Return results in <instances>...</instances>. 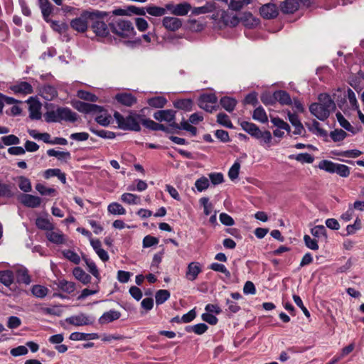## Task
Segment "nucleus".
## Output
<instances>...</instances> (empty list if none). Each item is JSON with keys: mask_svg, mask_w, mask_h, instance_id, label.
I'll return each mask as SVG.
<instances>
[{"mask_svg": "<svg viewBox=\"0 0 364 364\" xmlns=\"http://www.w3.org/2000/svg\"><path fill=\"white\" fill-rule=\"evenodd\" d=\"M109 27L114 34V41L116 44L133 45L134 41L132 39L135 36V31L131 21L117 19L109 23Z\"/></svg>", "mask_w": 364, "mask_h": 364, "instance_id": "nucleus-1", "label": "nucleus"}, {"mask_svg": "<svg viewBox=\"0 0 364 364\" xmlns=\"http://www.w3.org/2000/svg\"><path fill=\"white\" fill-rule=\"evenodd\" d=\"M336 108V104L331 97L327 93H321L318 97V102L310 105L309 112L318 119L325 121Z\"/></svg>", "mask_w": 364, "mask_h": 364, "instance_id": "nucleus-2", "label": "nucleus"}, {"mask_svg": "<svg viewBox=\"0 0 364 364\" xmlns=\"http://www.w3.org/2000/svg\"><path fill=\"white\" fill-rule=\"evenodd\" d=\"M176 112L172 109H163L156 112L153 117L159 122H167L169 127L176 129H183L189 132L192 136L197 134L196 127L189 124L188 122L183 120L180 124L175 122Z\"/></svg>", "mask_w": 364, "mask_h": 364, "instance_id": "nucleus-3", "label": "nucleus"}, {"mask_svg": "<svg viewBox=\"0 0 364 364\" xmlns=\"http://www.w3.org/2000/svg\"><path fill=\"white\" fill-rule=\"evenodd\" d=\"M139 117L140 116L134 112H130L127 117H124L118 112L114 113V118L118 128L124 131L139 132L141 130Z\"/></svg>", "mask_w": 364, "mask_h": 364, "instance_id": "nucleus-4", "label": "nucleus"}, {"mask_svg": "<svg viewBox=\"0 0 364 364\" xmlns=\"http://www.w3.org/2000/svg\"><path fill=\"white\" fill-rule=\"evenodd\" d=\"M105 12L98 10H92V32L96 36L107 38L109 33V29L106 23L102 20L104 16H107Z\"/></svg>", "mask_w": 364, "mask_h": 364, "instance_id": "nucleus-5", "label": "nucleus"}, {"mask_svg": "<svg viewBox=\"0 0 364 364\" xmlns=\"http://www.w3.org/2000/svg\"><path fill=\"white\" fill-rule=\"evenodd\" d=\"M166 8L168 12L173 16H183L188 14L192 6L188 2L183 1L179 4L168 3L166 4Z\"/></svg>", "mask_w": 364, "mask_h": 364, "instance_id": "nucleus-6", "label": "nucleus"}, {"mask_svg": "<svg viewBox=\"0 0 364 364\" xmlns=\"http://www.w3.org/2000/svg\"><path fill=\"white\" fill-rule=\"evenodd\" d=\"M217 101L218 99L215 94H203L198 99V106L211 113L216 109Z\"/></svg>", "mask_w": 364, "mask_h": 364, "instance_id": "nucleus-7", "label": "nucleus"}, {"mask_svg": "<svg viewBox=\"0 0 364 364\" xmlns=\"http://www.w3.org/2000/svg\"><path fill=\"white\" fill-rule=\"evenodd\" d=\"M90 19L91 12L84 11L79 17L71 21L70 26L74 30L78 32H85L87 28L88 21Z\"/></svg>", "mask_w": 364, "mask_h": 364, "instance_id": "nucleus-8", "label": "nucleus"}, {"mask_svg": "<svg viewBox=\"0 0 364 364\" xmlns=\"http://www.w3.org/2000/svg\"><path fill=\"white\" fill-rule=\"evenodd\" d=\"M94 115H95V120L104 127L108 126L112 120V117L102 107L92 104V117Z\"/></svg>", "mask_w": 364, "mask_h": 364, "instance_id": "nucleus-9", "label": "nucleus"}, {"mask_svg": "<svg viewBox=\"0 0 364 364\" xmlns=\"http://www.w3.org/2000/svg\"><path fill=\"white\" fill-rule=\"evenodd\" d=\"M259 14L265 19H272L278 16L279 9L276 4L267 3L260 7Z\"/></svg>", "mask_w": 364, "mask_h": 364, "instance_id": "nucleus-10", "label": "nucleus"}, {"mask_svg": "<svg viewBox=\"0 0 364 364\" xmlns=\"http://www.w3.org/2000/svg\"><path fill=\"white\" fill-rule=\"evenodd\" d=\"M182 24V20L176 16H165L162 20L163 26L169 31H178Z\"/></svg>", "mask_w": 364, "mask_h": 364, "instance_id": "nucleus-11", "label": "nucleus"}, {"mask_svg": "<svg viewBox=\"0 0 364 364\" xmlns=\"http://www.w3.org/2000/svg\"><path fill=\"white\" fill-rule=\"evenodd\" d=\"M202 272V265L198 262H192L188 264L186 272V278L188 281H195Z\"/></svg>", "mask_w": 364, "mask_h": 364, "instance_id": "nucleus-12", "label": "nucleus"}, {"mask_svg": "<svg viewBox=\"0 0 364 364\" xmlns=\"http://www.w3.org/2000/svg\"><path fill=\"white\" fill-rule=\"evenodd\" d=\"M9 89L16 94L28 95L33 92L32 85L25 81L17 82L10 86Z\"/></svg>", "mask_w": 364, "mask_h": 364, "instance_id": "nucleus-13", "label": "nucleus"}, {"mask_svg": "<svg viewBox=\"0 0 364 364\" xmlns=\"http://www.w3.org/2000/svg\"><path fill=\"white\" fill-rule=\"evenodd\" d=\"M59 122L66 121L69 122H75L77 120V114L68 107H58V113Z\"/></svg>", "mask_w": 364, "mask_h": 364, "instance_id": "nucleus-14", "label": "nucleus"}, {"mask_svg": "<svg viewBox=\"0 0 364 364\" xmlns=\"http://www.w3.org/2000/svg\"><path fill=\"white\" fill-rule=\"evenodd\" d=\"M115 100L119 103L127 107H131L136 102V98L132 93L127 92L117 94Z\"/></svg>", "mask_w": 364, "mask_h": 364, "instance_id": "nucleus-15", "label": "nucleus"}, {"mask_svg": "<svg viewBox=\"0 0 364 364\" xmlns=\"http://www.w3.org/2000/svg\"><path fill=\"white\" fill-rule=\"evenodd\" d=\"M21 202L26 207L37 208L41 205V199L36 196L23 194L21 197Z\"/></svg>", "mask_w": 364, "mask_h": 364, "instance_id": "nucleus-16", "label": "nucleus"}, {"mask_svg": "<svg viewBox=\"0 0 364 364\" xmlns=\"http://www.w3.org/2000/svg\"><path fill=\"white\" fill-rule=\"evenodd\" d=\"M65 321L69 324L74 326H84L87 325L90 322V317L84 314L72 316L65 319Z\"/></svg>", "mask_w": 364, "mask_h": 364, "instance_id": "nucleus-17", "label": "nucleus"}, {"mask_svg": "<svg viewBox=\"0 0 364 364\" xmlns=\"http://www.w3.org/2000/svg\"><path fill=\"white\" fill-rule=\"evenodd\" d=\"M299 8V3L296 0H285L280 4V9L283 14H294Z\"/></svg>", "mask_w": 364, "mask_h": 364, "instance_id": "nucleus-18", "label": "nucleus"}, {"mask_svg": "<svg viewBox=\"0 0 364 364\" xmlns=\"http://www.w3.org/2000/svg\"><path fill=\"white\" fill-rule=\"evenodd\" d=\"M121 313L118 311L111 309L107 312H105L101 317L99 318V322L101 324H106L117 320L120 318Z\"/></svg>", "mask_w": 364, "mask_h": 364, "instance_id": "nucleus-19", "label": "nucleus"}, {"mask_svg": "<svg viewBox=\"0 0 364 364\" xmlns=\"http://www.w3.org/2000/svg\"><path fill=\"white\" fill-rule=\"evenodd\" d=\"M240 126L244 131L255 139L258 137V134H260L259 128L254 123L242 121L240 122Z\"/></svg>", "mask_w": 364, "mask_h": 364, "instance_id": "nucleus-20", "label": "nucleus"}, {"mask_svg": "<svg viewBox=\"0 0 364 364\" xmlns=\"http://www.w3.org/2000/svg\"><path fill=\"white\" fill-rule=\"evenodd\" d=\"M47 239L55 244L60 245L63 244L65 242V235L60 231H47L46 233Z\"/></svg>", "mask_w": 364, "mask_h": 364, "instance_id": "nucleus-21", "label": "nucleus"}, {"mask_svg": "<svg viewBox=\"0 0 364 364\" xmlns=\"http://www.w3.org/2000/svg\"><path fill=\"white\" fill-rule=\"evenodd\" d=\"M215 5L213 3L207 2L204 6L199 7H194L191 9L192 15L198 16L205 14L213 11Z\"/></svg>", "mask_w": 364, "mask_h": 364, "instance_id": "nucleus-22", "label": "nucleus"}, {"mask_svg": "<svg viewBox=\"0 0 364 364\" xmlns=\"http://www.w3.org/2000/svg\"><path fill=\"white\" fill-rule=\"evenodd\" d=\"M220 104L226 111L231 112L235 109L237 100L233 97L225 96L220 99Z\"/></svg>", "mask_w": 364, "mask_h": 364, "instance_id": "nucleus-23", "label": "nucleus"}, {"mask_svg": "<svg viewBox=\"0 0 364 364\" xmlns=\"http://www.w3.org/2000/svg\"><path fill=\"white\" fill-rule=\"evenodd\" d=\"M275 99L276 102H279L283 105H290L292 103L290 95L284 90L275 91Z\"/></svg>", "mask_w": 364, "mask_h": 364, "instance_id": "nucleus-24", "label": "nucleus"}, {"mask_svg": "<svg viewBox=\"0 0 364 364\" xmlns=\"http://www.w3.org/2000/svg\"><path fill=\"white\" fill-rule=\"evenodd\" d=\"M146 11L147 14L152 16L160 17L164 16L168 11L166 8V5L164 7L150 5L146 7Z\"/></svg>", "mask_w": 364, "mask_h": 364, "instance_id": "nucleus-25", "label": "nucleus"}, {"mask_svg": "<svg viewBox=\"0 0 364 364\" xmlns=\"http://www.w3.org/2000/svg\"><path fill=\"white\" fill-rule=\"evenodd\" d=\"M336 116L341 127L353 134L357 133L358 129H355L341 112L336 113Z\"/></svg>", "mask_w": 364, "mask_h": 364, "instance_id": "nucleus-26", "label": "nucleus"}, {"mask_svg": "<svg viewBox=\"0 0 364 364\" xmlns=\"http://www.w3.org/2000/svg\"><path fill=\"white\" fill-rule=\"evenodd\" d=\"M44 20L47 22L49 21L48 17L53 13V7L48 0H41V4H39Z\"/></svg>", "mask_w": 364, "mask_h": 364, "instance_id": "nucleus-27", "label": "nucleus"}, {"mask_svg": "<svg viewBox=\"0 0 364 364\" xmlns=\"http://www.w3.org/2000/svg\"><path fill=\"white\" fill-rule=\"evenodd\" d=\"M16 279L19 283L29 284L31 283V278L28 275V270L24 267H19L16 271Z\"/></svg>", "mask_w": 364, "mask_h": 364, "instance_id": "nucleus-28", "label": "nucleus"}, {"mask_svg": "<svg viewBox=\"0 0 364 364\" xmlns=\"http://www.w3.org/2000/svg\"><path fill=\"white\" fill-rule=\"evenodd\" d=\"M72 106L77 111L83 113H90L91 112V104L85 102L78 100H73L71 101Z\"/></svg>", "mask_w": 364, "mask_h": 364, "instance_id": "nucleus-29", "label": "nucleus"}, {"mask_svg": "<svg viewBox=\"0 0 364 364\" xmlns=\"http://www.w3.org/2000/svg\"><path fill=\"white\" fill-rule=\"evenodd\" d=\"M148 105L154 108H162L167 103V100L163 96H156L147 100Z\"/></svg>", "mask_w": 364, "mask_h": 364, "instance_id": "nucleus-30", "label": "nucleus"}, {"mask_svg": "<svg viewBox=\"0 0 364 364\" xmlns=\"http://www.w3.org/2000/svg\"><path fill=\"white\" fill-rule=\"evenodd\" d=\"M173 106L178 109L191 111L193 107V101L191 99L178 100L173 102Z\"/></svg>", "mask_w": 364, "mask_h": 364, "instance_id": "nucleus-31", "label": "nucleus"}, {"mask_svg": "<svg viewBox=\"0 0 364 364\" xmlns=\"http://www.w3.org/2000/svg\"><path fill=\"white\" fill-rule=\"evenodd\" d=\"M121 200L123 203H127L129 205H138L141 204V198L139 196L130 193H125L121 196Z\"/></svg>", "mask_w": 364, "mask_h": 364, "instance_id": "nucleus-32", "label": "nucleus"}, {"mask_svg": "<svg viewBox=\"0 0 364 364\" xmlns=\"http://www.w3.org/2000/svg\"><path fill=\"white\" fill-rule=\"evenodd\" d=\"M44 176L46 178L55 176L58 177L63 183H66L65 174L62 173L59 168H50L46 170Z\"/></svg>", "mask_w": 364, "mask_h": 364, "instance_id": "nucleus-33", "label": "nucleus"}, {"mask_svg": "<svg viewBox=\"0 0 364 364\" xmlns=\"http://www.w3.org/2000/svg\"><path fill=\"white\" fill-rule=\"evenodd\" d=\"M290 159H295L302 164H311L314 161V157L309 153H301L297 155L291 154L289 156Z\"/></svg>", "mask_w": 364, "mask_h": 364, "instance_id": "nucleus-34", "label": "nucleus"}, {"mask_svg": "<svg viewBox=\"0 0 364 364\" xmlns=\"http://www.w3.org/2000/svg\"><path fill=\"white\" fill-rule=\"evenodd\" d=\"M252 118L261 123H266L268 121L267 113L262 106L257 107L254 110Z\"/></svg>", "mask_w": 364, "mask_h": 364, "instance_id": "nucleus-35", "label": "nucleus"}, {"mask_svg": "<svg viewBox=\"0 0 364 364\" xmlns=\"http://www.w3.org/2000/svg\"><path fill=\"white\" fill-rule=\"evenodd\" d=\"M14 282V274L10 270L0 271V282L5 286H10Z\"/></svg>", "mask_w": 364, "mask_h": 364, "instance_id": "nucleus-36", "label": "nucleus"}, {"mask_svg": "<svg viewBox=\"0 0 364 364\" xmlns=\"http://www.w3.org/2000/svg\"><path fill=\"white\" fill-rule=\"evenodd\" d=\"M336 164H336L331 161L324 159V160H321L319 162L318 167L320 169L324 170L326 172L333 173H335Z\"/></svg>", "mask_w": 364, "mask_h": 364, "instance_id": "nucleus-37", "label": "nucleus"}, {"mask_svg": "<svg viewBox=\"0 0 364 364\" xmlns=\"http://www.w3.org/2000/svg\"><path fill=\"white\" fill-rule=\"evenodd\" d=\"M47 154L49 156H55L58 160L63 161V160H68L70 159V154L69 151H56L53 149H48L47 151Z\"/></svg>", "mask_w": 364, "mask_h": 364, "instance_id": "nucleus-38", "label": "nucleus"}, {"mask_svg": "<svg viewBox=\"0 0 364 364\" xmlns=\"http://www.w3.org/2000/svg\"><path fill=\"white\" fill-rule=\"evenodd\" d=\"M36 226L41 230H52L54 229L53 225L49 221V220L43 218H38L36 220Z\"/></svg>", "mask_w": 364, "mask_h": 364, "instance_id": "nucleus-39", "label": "nucleus"}, {"mask_svg": "<svg viewBox=\"0 0 364 364\" xmlns=\"http://www.w3.org/2000/svg\"><path fill=\"white\" fill-rule=\"evenodd\" d=\"M73 275L77 279L82 282L83 284L88 283L90 279V276L80 267H75L74 269Z\"/></svg>", "mask_w": 364, "mask_h": 364, "instance_id": "nucleus-40", "label": "nucleus"}, {"mask_svg": "<svg viewBox=\"0 0 364 364\" xmlns=\"http://www.w3.org/2000/svg\"><path fill=\"white\" fill-rule=\"evenodd\" d=\"M155 298L157 305L162 304L170 298V292L166 289H160L156 291Z\"/></svg>", "mask_w": 364, "mask_h": 364, "instance_id": "nucleus-41", "label": "nucleus"}, {"mask_svg": "<svg viewBox=\"0 0 364 364\" xmlns=\"http://www.w3.org/2000/svg\"><path fill=\"white\" fill-rule=\"evenodd\" d=\"M42 93L43 97L47 100H51L57 95V91L55 88L49 85L43 87Z\"/></svg>", "mask_w": 364, "mask_h": 364, "instance_id": "nucleus-42", "label": "nucleus"}, {"mask_svg": "<svg viewBox=\"0 0 364 364\" xmlns=\"http://www.w3.org/2000/svg\"><path fill=\"white\" fill-rule=\"evenodd\" d=\"M11 184L0 183V197L11 198L14 196Z\"/></svg>", "mask_w": 364, "mask_h": 364, "instance_id": "nucleus-43", "label": "nucleus"}, {"mask_svg": "<svg viewBox=\"0 0 364 364\" xmlns=\"http://www.w3.org/2000/svg\"><path fill=\"white\" fill-rule=\"evenodd\" d=\"M108 211L113 215H125L126 210L118 203H112L108 205Z\"/></svg>", "mask_w": 364, "mask_h": 364, "instance_id": "nucleus-44", "label": "nucleus"}, {"mask_svg": "<svg viewBox=\"0 0 364 364\" xmlns=\"http://www.w3.org/2000/svg\"><path fill=\"white\" fill-rule=\"evenodd\" d=\"M311 233L315 237H323L325 240L327 239L326 230L323 225H316L311 228Z\"/></svg>", "mask_w": 364, "mask_h": 364, "instance_id": "nucleus-45", "label": "nucleus"}, {"mask_svg": "<svg viewBox=\"0 0 364 364\" xmlns=\"http://www.w3.org/2000/svg\"><path fill=\"white\" fill-rule=\"evenodd\" d=\"M58 287L66 293H72L75 290V284L72 282H68L65 279L60 280Z\"/></svg>", "mask_w": 364, "mask_h": 364, "instance_id": "nucleus-46", "label": "nucleus"}, {"mask_svg": "<svg viewBox=\"0 0 364 364\" xmlns=\"http://www.w3.org/2000/svg\"><path fill=\"white\" fill-rule=\"evenodd\" d=\"M271 122L277 127V129H280L282 130H285L287 132H290V126L284 122L281 118L277 117H272L271 118Z\"/></svg>", "mask_w": 364, "mask_h": 364, "instance_id": "nucleus-47", "label": "nucleus"}, {"mask_svg": "<svg viewBox=\"0 0 364 364\" xmlns=\"http://www.w3.org/2000/svg\"><path fill=\"white\" fill-rule=\"evenodd\" d=\"M262 102L265 105H272L276 102L275 92L271 94L269 92H264L260 97Z\"/></svg>", "mask_w": 364, "mask_h": 364, "instance_id": "nucleus-48", "label": "nucleus"}, {"mask_svg": "<svg viewBox=\"0 0 364 364\" xmlns=\"http://www.w3.org/2000/svg\"><path fill=\"white\" fill-rule=\"evenodd\" d=\"M251 0H231L229 3V8L233 11H240L244 5H247Z\"/></svg>", "mask_w": 364, "mask_h": 364, "instance_id": "nucleus-49", "label": "nucleus"}, {"mask_svg": "<svg viewBox=\"0 0 364 364\" xmlns=\"http://www.w3.org/2000/svg\"><path fill=\"white\" fill-rule=\"evenodd\" d=\"M41 106L39 104H32L29 107L30 118L32 119H40L41 118V113L40 112Z\"/></svg>", "mask_w": 364, "mask_h": 364, "instance_id": "nucleus-50", "label": "nucleus"}, {"mask_svg": "<svg viewBox=\"0 0 364 364\" xmlns=\"http://www.w3.org/2000/svg\"><path fill=\"white\" fill-rule=\"evenodd\" d=\"M346 97L349 101L351 108L354 110H358L359 105L356 99L355 94L350 88L348 89Z\"/></svg>", "mask_w": 364, "mask_h": 364, "instance_id": "nucleus-51", "label": "nucleus"}, {"mask_svg": "<svg viewBox=\"0 0 364 364\" xmlns=\"http://www.w3.org/2000/svg\"><path fill=\"white\" fill-rule=\"evenodd\" d=\"M209 268L215 272L223 273L228 278H230L231 276L230 272L223 264L213 262L210 265Z\"/></svg>", "mask_w": 364, "mask_h": 364, "instance_id": "nucleus-52", "label": "nucleus"}, {"mask_svg": "<svg viewBox=\"0 0 364 364\" xmlns=\"http://www.w3.org/2000/svg\"><path fill=\"white\" fill-rule=\"evenodd\" d=\"M210 183L208 178L202 176L195 182V186L199 192L206 190L209 187Z\"/></svg>", "mask_w": 364, "mask_h": 364, "instance_id": "nucleus-53", "label": "nucleus"}, {"mask_svg": "<svg viewBox=\"0 0 364 364\" xmlns=\"http://www.w3.org/2000/svg\"><path fill=\"white\" fill-rule=\"evenodd\" d=\"M240 168V163L237 160L234 162L228 171V176L230 180L234 181L238 178Z\"/></svg>", "mask_w": 364, "mask_h": 364, "instance_id": "nucleus-54", "label": "nucleus"}, {"mask_svg": "<svg viewBox=\"0 0 364 364\" xmlns=\"http://www.w3.org/2000/svg\"><path fill=\"white\" fill-rule=\"evenodd\" d=\"M330 136L333 141L338 142L343 141L347 136V134L343 129H335L331 132Z\"/></svg>", "mask_w": 364, "mask_h": 364, "instance_id": "nucleus-55", "label": "nucleus"}, {"mask_svg": "<svg viewBox=\"0 0 364 364\" xmlns=\"http://www.w3.org/2000/svg\"><path fill=\"white\" fill-rule=\"evenodd\" d=\"M19 183L18 186L19 188L23 191V192H30L31 191V183L28 178L24 177V176H20L18 178Z\"/></svg>", "mask_w": 364, "mask_h": 364, "instance_id": "nucleus-56", "label": "nucleus"}, {"mask_svg": "<svg viewBox=\"0 0 364 364\" xmlns=\"http://www.w3.org/2000/svg\"><path fill=\"white\" fill-rule=\"evenodd\" d=\"M217 122L228 128H232V124L229 119V117L225 113H219L217 116Z\"/></svg>", "mask_w": 364, "mask_h": 364, "instance_id": "nucleus-57", "label": "nucleus"}, {"mask_svg": "<svg viewBox=\"0 0 364 364\" xmlns=\"http://www.w3.org/2000/svg\"><path fill=\"white\" fill-rule=\"evenodd\" d=\"M1 139L6 146L16 145L20 143L19 138L14 134L2 136Z\"/></svg>", "mask_w": 364, "mask_h": 364, "instance_id": "nucleus-58", "label": "nucleus"}, {"mask_svg": "<svg viewBox=\"0 0 364 364\" xmlns=\"http://www.w3.org/2000/svg\"><path fill=\"white\" fill-rule=\"evenodd\" d=\"M304 241L305 245L310 250H318V240L311 238L309 235H305L304 236Z\"/></svg>", "mask_w": 364, "mask_h": 364, "instance_id": "nucleus-59", "label": "nucleus"}, {"mask_svg": "<svg viewBox=\"0 0 364 364\" xmlns=\"http://www.w3.org/2000/svg\"><path fill=\"white\" fill-rule=\"evenodd\" d=\"M309 130L318 135L320 136H326V131L323 129L321 128L320 123L317 122L316 120H313L311 126L309 127Z\"/></svg>", "mask_w": 364, "mask_h": 364, "instance_id": "nucleus-60", "label": "nucleus"}, {"mask_svg": "<svg viewBox=\"0 0 364 364\" xmlns=\"http://www.w3.org/2000/svg\"><path fill=\"white\" fill-rule=\"evenodd\" d=\"M32 293L38 298H43L48 293V289L41 285H34L32 288Z\"/></svg>", "mask_w": 364, "mask_h": 364, "instance_id": "nucleus-61", "label": "nucleus"}, {"mask_svg": "<svg viewBox=\"0 0 364 364\" xmlns=\"http://www.w3.org/2000/svg\"><path fill=\"white\" fill-rule=\"evenodd\" d=\"M256 139H259L261 144L269 145L272 141V136L269 131L266 130L262 132L260 130V134H258V137H256Z\"/></svg>", "mask_w": 364, "mask_h": 364, "instance_id": "nucleus-62", "label": "nucleus"}, {"mask_svg": "<svg viewBox=\"0 0 364 364\" xmlns=\"http://www.w3.org/2000/svg\"><path fill=\"white\" fill-rule=\"evenodd\" d=\"M63 254L65 258H67L68 259H69L70 261L73 262L76 264H79L80 262V258L79 255L72 250H64L63 251Z\"/></svg>", "mask_w": 364, "mask_h": 364, "instance_id": "nucleus-63", "label": "nucleus"}, {"mask_svg": "<svg viewBox=\"0 0 364 364\" xmlns=\"http://www.w3.org/2000/svg\"><path fill=\"white\" fill-rule=\"evenodd\" d=\"M58 108L55 110L48 111L44 114V118L46 122H59V117L57 114Z\"/></svg>", "mask_w": 364, "mask_h": 364, "instance_id": "nucleus-64", "label": "nucleus"}]
</instances>
